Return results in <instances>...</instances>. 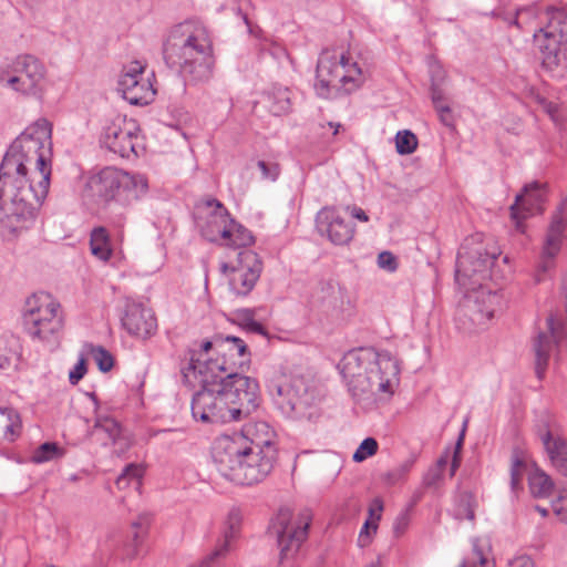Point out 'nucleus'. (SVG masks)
<instances>
[{
    "label": "nucleus",
    "instance_id": "f704fd0d",
    "mask_svg": "<svg viewBox=\"0 0 567 567\" xmlns=\"http://www.w3.org/2000/svg\"><path fill=\"white\" fill-rule=\"evenodd\" d=\"M143 475L144 467L140 464L131 463L124 467L122 473L116 478L115 484L118 489H124L132 483L136 484V486H140Z\"/></svg>",
    "mask_w": 567,
    "mask_h": 567
},
{
    "label": "nucleus",
    "instance_id": "79ce46f5",
    "mask_svg": "<svg viewBox=\"0 0 567 567\" xmlns=\"http://www.w3.org/2000/svg\"><path fill=\"white\" fill-rule=\"evenodd\" d=\"M86 348L93 355L99 369L102 372H109L113 368L114 360L107 350H105L103 347H95L93 344H86Z\"/></svg>",
    "mask_w": 567,
    "mask_h": 567
},
{
    "label": "nucleus",
    "instance_id": "6e6d98bb",
    "mask_svg": "<svg viewBox=\"0 0 567 567\" xmlns=\"http://www.w3.org/2000/svg\"><path fill=\"white\" fill-rule=\"evenodd\" d=\"M383 511V501L380 497H375L370 506H369V518L372 522H378L381 519V514Z\"/></svg>",
    "mask_w": 567,
    "mask_h": 567
},
{
    "label": "nucleus",
    "instance_id": "37998d69",
    "mask_svg": "<svg viewBox=\"0 0 567 567\" xmlns=\"http://www.w3.org/2000/svg\"><path fill=\"white\" fill-rule=\"evenodd\" d=\"M0 413L7 414L9 424L6 425L4 437L13 442L21 433L19 414L12 409H0Z\"/></svg>",
    "mask_w": 567,
    "mask_h": 567
},
{
    "label": "nucleus",
    "instance_id": "cd10ccee",
    "mask_svg": "<svg viewBox=\"0 0 567 567\" xmlns=\"http://www.w3.org/2000/svg\"><path fill=\"white\" fill-rule=\"evenodd\" d=\"M90 246L92 254L101 260H109L112 255L110 237L106 228L96 227L91 233Z\"/></svg>",
    "mask_w": 567,
    "mask_h": 567
},
{
    "label": "nucleus",
    "instance_id": "0eeeda50",
    "mask_svg": "<svg viewBox=\"0 0 567 567\" xmlns=\"http://www.w3.org/2000/svg\"><path fill=\"white\" fill-rule=\"evenodd\" d=\"M23 326L32 339L50 341L63 328L60 305L48 293H34L24 305Z\"/></svg>",
    "mask_w": 567,
    "mask_h": 567
},
{
    "label": "nucleus",
    "instance_id": "09e8293b",
    "mask_svg": "<svg viewBox=\"0 0 567 567\" xmlns=\"http://www.w3.org/2000/svg\"><path fill=\"white\" fill-rule=\"evenodd\" d=\"M378 529V524L370 519H367L363 527L360 530L358 537V545L360 547H367L371 543V533H375Z\"/></svg>",
    "mask_w": 567,
    "mask_h": 567
},
{
    "label": "nucleus",
    "instance_id": "69168bd1",
    "mask_svg": "<svg viewBox=\"0 0 567 567\" xmlns=\"http://www.w3.org/2000/svg\"><path fill=\"white\" fill-rule=\"evenodd\" d=\"M161 434H164V435H168V436H172V440L174 441H183L184 440V431L181 430V429H167V430H162L159 432Z\"/></svg>",
    "mask_w": 567,
    "mask_h": 567
},
{
    "label": "nucleus",
    "instance_id": "f3484780",
    "mask_svg": "<svg viewBox=\"0 0 567 567\" xmlns=\"http://www.w3.org/2000/svg\"><path fill=\"white\" fill-rule=\"evenodd\" d=\"M549 333L539 332L534 340L535 371L539 380L545 377L549 360L558 351V344L564 337L567 338L565 327H558L553 315L547 318Z\"/></svg>",
    "mask_w": 567,
    "mask_h": 567
},
{
    "label": "nucleus",
    "instance_id": "49530a36",
    "mask_svg": "<svg viewBox=\"0 0 567 567\" xmlns=\"http://www.w3.org/2000/svg\"><path fill=\"white\" fill-rule=\"evenodd\" d=\"M471 557H467L460 567H486L487 558L484 554L480 539H474Z\"/></svg>",
    "mask_w": 567,
    "mask_h": 567
},
{
    "label": "nucleus",
    "instance_id": "c85d7f7f",
    "mask_svg": "<svg viewBox=\"0 0 567 567\" xmlns=\"http://www.w3.org/2000/svg\"><path fill=\"white\" fill-rule=\"evenodd\" d=\"M234 322L248 332L267 336L266 328L255 320V311L251 309L236 310L234 312Z\"/></svg>",
    "mask_w": 567,
    "mask_h": 567
},
{
    "label": "nucleus",
    "instance_id": "0e129e2a",
    "mask_svg": "<svg viewBox=\"0 0 567 567\" xmlns=\"http://www.w3.org/2000/svg\"><path fill=\"white\" fill-rule=\"evenodd\" d=\"M434 80L435 82H440V85H442L445 80V71L440 65H435L431 69V84H433Z\"/></svg>",
    "mask_w": 567,
    "mask_h": 567
},
{
    "label": "nucleus",
    "instance_id": "8fccbe9b",
    "mask_svg": "<svg viewBox=\"0 0 567 567\" xmlns=\"http://www.w3.org/2000/svg\"><path fill=\"white\" fill-rule=\"evenodd\" d=\"M378 266L384 270L393 272L398 268L396 257L390 251H382L378 256Z\"/></svg>",
    "mask_w": 567,
    "mask_h": 567
},
{
    "label": "nucleus",
    "instance_id": "20e7f679",
    "mask_svg": "<svg viewBox=\"0 0 567 567\" xmlns=\"http://www.w3.org/2000/svg\"><path fill=\"white\" fill-rule=\"evenodd\" d=\"M87 189L104 202H116L128 206L140 200L148 190L144 175L130 174L115 167H104L89 177Z\"/></svg>",
    "mask_w": 567,
    "mask_h": 567
},
{
    "label": "nucleus",
    "instance_id": "e2e57ef3",
    "mask_svg": "<svg viewBox=\"0 0 567 567\" xmlns=\"http://www.w3.org/2000/svg\"><path fill=\"white\" fill-rule=\"evenodd\" d=\"M404 477L403 475L395 468L389 471L385 475H384V481L389 484V485H395L396 483H399L400 481H402Z\"/></svg>",
    "mask_w": 567,
    "mask_h": 567
},
{
    "label": "nucleus",
    "instance_id": "a19ab883",
    "mask_svg": "<svg viewBox=\"0 0 567 567\" xmlns=\"http://www.w3.org/2000/svg\"><path fill=\"white\" fill-rule=\"evenodd\" d=\"M525 468H526L525 462L518 456L517 453H514L512 456V463H511V468H509L511 488L514 493H516L519 488H522V481H523Z\"/></svg>",
    "mask_w": 567,
    "mask_h": 567
},
{
    "label": "nucleus",
    "instance_id": "4c0bfd02",
    "mask_svg": "<svg viewBox=\"0 0 567 567\" xmlns=\"http://www.w3.org/2000/svg\"><path fill=\"white\" fill-rule=\"evenodd\" d=\"M61 455V449L56 443L45 442L33 452L31 461L35 464H41L58 458Z\"/></svg>",
    "mask_w": 567,
    "mask_h": 567
},
{
    "label": "nucleus",
    "instance_id": "3c124183",
    "mask_svg": "<svg viewBox=\"0 0 567 567\" xmlns=\"http://www.w3.org/2000/svg\"><path fill=\"white\" fill-rule=\"evenodd\" d=\"M257 165L261 171L262 177L266 179L276 181L280 174V167L277 163L259 161Z\"/></svg>",
    "mask_w": 567,
    "mask_h": 567
},
{
    "label": "nucleus",
    "instance_id": "412c9836",
    "mask_svg": "<svg viewBox=\"0 0 567 567\" xmlns=\"http://www.w3.org/2000/svg\"><path fill=\"white\" fill-rule=\"evenodd\" d=\"M566 226L567 212L565 204L561 203L551 216L544 243L542 261L538 266V271L546 272L551 268L554 258L560 250Z\"/></svg>",
    "mask_w": 567,
    "mask_h": 567
},
{
    "label": "nucleus",
    "instance_id": "bf43d9fd",
    "mask_svg": "<svg viewBox=\"0 0 567 567\" xmlns=\"http://www.w3.org/2000/svg\"><path fill=\"white\" fill-rule=\"evenodd\" d=\"M565 505H567V493L566 495H560L558 499L553 503V508L557 516H560L564 522H567V509Z\"/></svg>",
    "mask_w": 567,
    "mask_h": 567
},
{
    "label": "nucleus",
    "instance_id": "aec40b11",
    "mask_svg": "<svg viewBox=\"0 0 567 567\" xmlns=\"http://www.w3.org/2000/svg\"><path fill=\"white\" fill-rule=\"evenodd\" d=\"M343 63L341 55L329 51L323 52L317 64V81L315 89L320 97L328 99L332 90L339 89L344 81L346 74L342 73Z\"/></svg>",
    "mask_w": 567,
    "mask_h": 567
},
{
    "label": "nucleus",
    "instance_id": "c9c22d12",
    "mask_svg": "<svg viewBox=\"0 0 567 567\" xmlns=\"http://www.w3.org/2000/svg\"><path fill=\"white\" fill-rule=\"evenodd\" d=\"M94 430L105 433L113 444H116L123 439L122 427L113 417H99L95 422Z\"/></svg>",
    "mask_w": 567,
    "mask_h": 567
},
{
    "label": "nucleus",
    "instance_id": "bb28decb",
    "mask_svg": "<svg viewBox=\"0 0 567 567\" xmlns=\"http://www.w3.org/2000/svg\"><path fill=\"white\" fill-rule=\"evenodd\" d=\"M528 485L532 495L537 498L549 497L555 487L553 478L539 467H535L529 473Z\"/></svg>",
    "mask_w": 567,
    "mask_h": 567
},
{
    "label": "nucleus",
    "instance_id": "603ef678",
    "mask_svg": "<svg viewBox=\"0 0 567 567\" xmlns=\"http://www.w3.org/2000/svg\"><path fill=\"white\" fill-rule=\"evenodd\" d=\"M86 373V363L83 357L80 358L79 362L69 373V381L71 384H76Z\"/></svg>",
    "mask_w": 567,
    "mask_h": 567
},
{
    "label": "nucleus",
    "instance_id": "2f4dec72",
    "mask_svg": "<svg viewBox=\"0 0 567 567\" xmlns=\"http://www.w3.org/2000/svg\"><path fill=\"white\" fill-rule=\"evenodd\" d=\"M18 355V340L13 337L0 338V370L9 369Z\"/></svg>",
    "mask_w": 567,
    "mask_h": 567
},
{
    "label": "nucleus",
    "instance_id": "a18cd8bd",
    "mask_svg": "<svg viewBox=\"0 0 567 567\" xmlns=\"http://www.w3.org/2000/svg\"><path fill=\"white\" fill-rule=\"evenodd\" d=\"M528 16V18L535 17V9L530 7H524L517 9L514 13H503L499 17L505 21L508 25H514L518 30L524 31V21L523 17Z\"/></svg>",
    "mask_w": 567,
    "mask_h": 567
},
{
    "label": "nucleus",
    "instance_id": "de8ad7c7",
    "mask_svg": "<svg viewBox=\"0 0 567 567\" xmlns=\"http://www.w3.org/2000/svg\"><path fill=\"white\" fill-rule=\"evenodd\" d=\"M378 442L373 437H367L364 439L357 451L353 453V461L354 462H363L368 457L374 455L378 452Z\"/></svg>",
    "mask_w": 567,
    "mask_h": 567
},
{
    "label": "nucleus",
    "instance_id": "5701e85b",
    "mask_svg": "<svg viewBox=\"0 0 567 567\" xmlns=\"http://www.w3.org/2000/svg\"><path fill=\"white\" fill-rule=\"evenodd\" d=\"M317 228L321 234H327L328 238L336 245L348 244L353 235L354 227L347 221L337 209L324 207L317 214Z\"/></svg>",
    "mask_w": 567,
    "mask_h": 567
},
{
    "label": "nucleus",
    "instance_id": "ea45409f",
    "mask_svg": "<svg viewBox=\"0 0 567 567\" xmlns=\"http://www.w3.org/2000/svg\"><path fill=\"white\" fill-rule=\"evenodd\" d=\"M341 62L343 63L342 73L349 76L344 78L342 85L347 83H353L359 86L363 83L362 70L357 62H350V58L341 54Z\"/></svg>",
    "mask_w": 567,
    "mask_h": 567
},
{
    "label": "nucleus",
    "instance_id": "680f3d73",
    "mask_svg": "<svg viewBox=\"0 0 567 567\" xmlns=\"http://www.w3.org/2000/svg\"><path fill=\"white\" fill-rule=\"evenodd\" d=\"M435 110L439 113L441 122L446 126H451L453 123V116L450 106L444 104L435 107Z\"/></svg>",
    "mask_w": 567,
    "mask_h": 567
},
{
    "label": "nucleus",
    "instance_id": "39448f33",
    "mask_svg": "<svg viewBox=\"0 0 567 567\" xmlns=\"http://www.w3.org/2000/svg\"><path fill=\"white\" fill-rule=\"evenodd\" d=\"M197 208L205 214L202 234L208 241L234 248L249 247L255 243L251 231L237 223L218 199L205 198Z\"/></svg>",
    "mask_w": 567,
    "mask_h": 567
},
{
    "label": "nucleus",
    "instance_id": "dca6fc26",
    "mask_svg": "<svg viewBox=\"0 0 567 567\" xmlns=\"http://www.w3.org/2000/svg\"><path fill=\"white\" fill-rule=\"evenodd\" d=\"M499 252L496 249L483 252L481 247L470 248L468 244H463L457 252L455 278L465 285V279L484 274L494 264Z\"/></svg>",
    "mask_w": 567,
    "mask_h": 567
},
{
    "label": "nucleus",
    "instance_id": "e433bc0d",
    "mask_svg": "<svg viewBox=\"0 0 567 567\" xmlns=\"http://www.w3.org/2000/svg\"><path fill=\"white\" fill-rule=\"evenodd\" d=\"M395 147L400 155L412 154L417 147V137L409 130L399 131L395 136Z\"/></svg>",
    "mask_w": 567,
    "mask_h": 567
},
{
    "label": "nucleus",
    "instance_id": "052dcab7",
    "mask_svg": "<svg viewBox=\"0 0 567 567\" xmlns=\"http://www.w3.org/2000/svg\"><path fill=\"white\" fill-rule=\"evenodd\" d=\"M507 567H535V563L528 555H518L508 561Z\"/></svg>",
    "mask_w": 567,
    "mask_h": 567
},
{
    "label": "nucleus",
    "instance_id": "ddd939ff",
    "mask_svg": "<svg viewBox=\"0 0 567 567\" xmlns=\"http://www.w3.org/2000/svg\"><path fill=\"white\" fill-rule=\"evenodd\" d=\"M220 271L227 277L229 290L239 297L248 296L255 288L262 271V261L257 252L241 248L235 260L220 264Z\"/></svg>",
    "mask_w": 567,
    "mask_h": 567
},
{
    "label": "nucleus",
    "instance_id": "a211bd4d",
    "mask_svg": "<svg viewBox=\"0 0 567 567\" xmlns=\"http://www.w3.org/2000/svg\"><path fill=\"white\" fill-rule=\"evenodd\" d=\"M122 327L132 337L146 340L157 331V319L152 309L127 300L121 317Z\"/></svg>",
    "mask_w": 567,
    "mask_h": 567
},
{
    "label": "nucleus",
    "instance_id": "72a5a7b5",
    "mask_svg": "<svg viewBox=\"0 0 567 567\" xmlns=\"http://www.w3.org/2000/svg\"><path fill=\"white\" fill-rule=\"evenodd\" d=\"M143 475L144 467L140 464L131 463L124 467L122 473L116 478L115 484L118 489H124L132 483L136 484V486H140Z\"/></svg>",
    "mask_w": 567,
    "mask_h": 567
},
{
    "label": "nucleus",
    "instance_id": "423d86ee",
    "mask_svg": "<svg viewBox=\"0 0 567 567\" xmlns=\"http://www.w3.org/2000/svg\"><path fill=\"white\" fill-rule=\"evenodd\" d=\"M250 351L246 342L237 337H216V358L205 361L192 357L187 367L182 369L185 378L196 373L230 374L239 373L238 370L248 368L250 363Z\"/></svg>",
    "mask_w": 567,
    "mask_h": 567
},
{
    "label": "nucleus",
    "instance_id": "2eb2a0df",
    "mask_svg": "<svg viewBox=\"0 0 567 567\" xmlns=\"http://www.w3.org/2000/svg\"><path fill=\"white\" fill-rule=\"evenodd\" d=\"M137 126L133 120L117 116L114 121L105 126L101 142L111 152L121 157L137 156Z\"/></svg>",
    "mask_w": 567,
    "mask_h": 567
},
{
    "label": "nucleus",
    "instance_id": "f8f14e48",
    "mask_svg": "<svg viewBox=\"0 0 567 567\" xmlns=\"http://www.w3.org/2000/svg\"><path fill=\"white\" fill-rule=\"evenodd\" d=\"M311 515L308 509L302 511L297 519H292L289 508H281L271 520L270 533L277 536L280 549L279 563L291 559L307 539Z\"/></svg>",
    "mask_w": 567,
    "mask_h": 567
},
{
    "label": "nucleus",
    "instance_id": "c756f323",
    "mask_svg": "<svg viewBox=\"0 0 567 567\" xmlns=\"http://www.w3.org/2000/svg\"><path fill=\"white\" fill-rule=\"evenodd\" d=\"M268 107L274 115H282L291 107L290 92L288 89H277L268 95Z\"/></svg>",
    "mask_w": 567,
    "mask_h": 567
},
{
    "label": "nucleus",
    "instance_id": "a878e982",
    "mask_svg": "<svg viewBox=\"0 0 567 567\" xmlns=\"http://www.w3.org/2000/svg\"><path fill=\"white\" fill-rule=\"evenodd\" d=\"M153 79H155L153 72L150 76L141 78L132 82L128 79L125 83H117V90L130 104L147 105L154 100L156 94Z\"/></svg>",
    "mask_w": 567,
    "mask_h": 567
},
{
    "label": "nucleus",
    "instance_id": "c03bdc74",
    "mask_svg": "<svg viewBox=\"0 0 567 567\" xmlns=\"http://www.w3.org/2000/svg\"><path fill=\"white\" fill-rule=\"evenodd\" d=\"M145 70L146 63L140 60L131 61L123 66L118 83H125L128 79L132 82L134 80L145 78Z\"/></svg>",
    "mask_w": 567,
    "mask_h": 567
},
{
    "label": "nucleus",
    "instance_id": "4be33fe9",
    "mask_svg": "<svg viewBox=\"0 0 567 567\" xmlns=\"http://www.w3.org/2000/svg\"><path fill=\"white\" fill-rule=\"evenodd\" d=\"M230 441L241 443L250 450H277L275 445L276 432L265 421H254L245 424L239 433L221 435Z\"/></svg>",
    "mask_w": 567,
    "mask_h": 567
},
{
    "label": "nucleus",
    "instance_id": "5fc2aeb1",
    "mask_svg": "<svg viewBox=\"0 0 567 567\" xmlns=\"http://www.w3.org/2000/svg\"><path fill=\"white\" fill-rule=\"evenodd\" d=\"M443 480V472L440 468H430L424 475L423 483L426 487H434Z\"/></svg>",
    "mask_w": 567,
    "mask_h": 567
},
{
    "label": "nucleus",
    "instance_id": "864d4df0",
    "mask_svg": "<svg viewBox=\"0 0 567 567\" xmlns=\"http://www.w3.org/2000/svg\"><path fill=\"white\" fill-rule=\"evenodd\" d=\"M410 523V509L401 512L394 520L393 530L396 535H401L405 532Z\"/></svg>",
    "mask_w": 567,
    "mask_h": 567
},
{
    "label": "nucleus",
    "instance_id": "774afa93",
    "mask_svg": "<svg viewBox=\"0 0 567 567\" xmlns=\"http://www.w3.org/2000/svg\"><path fill=\"white\" fill-rule=\"evenodd\" d=\"M460 465H461V455L458 454L457 451H454L452 463H451V473H450L451 476H454V474L457 471V468L460 467Z\"/></svg>",
    "mask_w": 567,
    "mask_h": 567
},
{
    "label": "nucleus",
    "instance_id": "9d476101",
    "mask_svg": "<svg viewBox=\"0 0 567 567\" xmlns=\"http://www.w3.org/2000/svg\"><path fill=\"white\" fill-rule=\"evenodd\" d=\"M235 421L248 417L260 404L256 379L241 373L216 374Z\"/></svg>",
    "mask_w": 567,
    "mask_h": 567
},
{
    "label": "nucleus",
    "instance_id": "b1692460",
    "mask_svg": "<svg viewBox=\"0 0 567 567\" xmlns=\"http://www.w3.org/2000/svg\"><path fill=\"white\" fill-rule=\"evenodd\" d=\"M538 436L551 466L563 476H567V440L555 435L547 424L538 431Z\"/></svg>",
    "mask_w": 567,
    "mask_h": 567
},
{
    "label": "nucleus",
    "instance_id": "7ed1b4c3",
    "mask_svg": "<svg viewBox=\"0 0 567 567\" xmlns=\"http://www.w3.org/2000/svg\"><path fill=\"white\" fill-rule=\"evenodd\" d=\"M212 454L219 474L238 485L264 481L271 473L277 458V450H250L228 437H217Z\"/></svg>",
    "mask_w": 567,
    "mask_h": 567
},
{
    "label": "nucleus",
    "instance_id": "f257e3e1",
    "mask_svg": "<svg viewBox=\"0 0 567 567\" xmlns=\"http://www.w3.org/2000/svg\"><path fill=\"white\" fill-rule=\"evenodd\" d=\"M340 365L349 392L357 401H378L393 394L400 369L389 352L354 349L343 355Z\"/></svg>",
    "mask_w": 567,
    "mask_h": 567
},
{
    "label": "nucleus",
    "instance_id": "6ab92c4d",
    "mask_svg": "<svg viewBox=\"0 0 567 567\" xmlns=\"http://www.w3.org/2000/svg\"><path fill=\"white\" fill-rule=\"evenodd\" d=\"M545 197L544 185L538 182L525 185L523 192L516 195L515 202L511 206V217L515 223L516 230L524 233L523 220L543 213Z\"/></svg>",
    "mask_w": 567,
    "mask_h": 567
},
{
    "label": "nucleus",
    "instance_id": "1a4fd4ad",
    "mask_svg": "<svg viewBox=\"0 0 567 567\" xmlns=\"http://www.w3.org/2000/svg\"><path fill=\"white\" fill-rule=\"evenodd\" d=\"M202 389L194 393L192 414L203 423H228L235 421L216 374L197 373Z\"/></svg>",
    "mask_w": 567,
    "mask_h": 567
},
{
    "label": "nucleus",
    "instance_id": "13d9d810",
    "mask_svg": "<svg viewBox=\"0 0 567 567\" xmlns=\"http://www.w3.org/2000/svg\"><path fill=\"white\" fill-rule=\"evenodd\" d=\"M431 97H432L434 107L444 105L443 104L444 92H443L442 85H440V82L434 81L433 84H431Z\"/></svg>",
    "mask_w": 567,
    "mask_h": 567
},
{
    "label": "nucleus",
    "instance_id": "f03ea898",
    "mask_svg": "<svg viewBox=\"0 0 567 567\" xmlns=\"http://www.w3.org/2000/svg\"><path fill=\"white\" fill-rule=\"evenodd\" d=\"M163 58L171 69H178L185 80L206 82L215 64L213 43L205 25L184 21L174 25L163 44Z\"/></svg>",
    "mask_w": 567,
    "mask_h": 567
},
{
    "label": "nucleus",
    "instance_id": "7c9ffc66",
    "mask_svg": "<svg viewBox=\"0 0 567 567\" xmlns=\"http://www.w3.org/2000/svg\"><path fill=\"white\" fill-rule=\"evenodd\" d=\"M152 517L150 514L144 513L138 516L136 520L132 523V527L135 529L133 545L127 549L126 556L130 559H134L138 555V545L142 543L143 537L151 524Z\"/></svg>",
    "mask_w": 567,
    "mask_h": 567
},
{
    "label": "nucleus",
    "instance_id": "4d7b16f0",
    "mask_svg": "<svg viewBox=\"0 0 567 567\" xmlns=\"http://www.w3.org/2000/svg\"><path fill=\"white\" fill-rule=\"evenodd\" d=\"M210 350H214L216 352V338H214L213 341L206 340L200 344V351H190L189 360L193 355H195L196 359H200L202 361L207 360L208 358H204Z\"/></svg>",
    "mask_w": 567,
    "mask_h": 567
},
{
    "label": "nucleus",
    "instance_id": "4468645a",
    "mask_svg": "<svg viewBox=\"0 0 567 567\" xmlns=\"http://www.w3.org/2000/svg\"><path fill=\"white\" fill-rule=\"evenodd\" d=\"M13 75L7 85L24 96L41 97L45 86V66L31 54L18 55L12 63Z\"/></svg>",
    "mask_w": 567,
    "mask_h": 567
},
{
    "label": "nucleus",
    "instance_id": "473e14b6",
    "mask_svg": "<svg viewBox=\"0 0 567 567\" xmlns=\"http://www.w3.org/2000/svg\"><path fill=\"white\" fill-rule=\"evenodd\" d=\"M143 475L144 467L140 464L131 463L124 467L122 473L116 478L115 484L118 489H124L132 483L136 484V486H140Z\"/></svg>",
    "mask_w": 567,
    "mask_h": 567
},
{
    "label": "nucleus",
    "instance_id": "6e6552de",
    "mask_svg": "<svg viewBox=\"0 0 567 567\" xmlns=\"http://www.w3.org/2000/svg\"><path fill=\"white\" fill-rule=\"evenodd\" d=\"M274 403L281 413L291 419H311L308 412L315 403V394L307 380L302 377H292L285 382L271 381L268 385Z\"/></svg>",
    "mask_w": 567,
    "mask_h": 567
},
{
    "label": "nucleus",
    "instance_id": "58836bf2",
    "mask_svg": "<svg viewBox=\"0 0 567 567\" xmlns=\"http://www.w3.org/2000/svg\"><path fill=\"white\" fill-rule=\"evenodd\" d=\"M455 518L458 520L475 519L474 513V497L470 493H462L457 498V505L455 508Z\"/></svg>",
    "mask_w": 567,
    "mask_h": 567
},
{
    "label": "nucleus",
    "instance_id": "9b49d317",
    "mask_svg": "<svg viewBox=\"0 0 567 567\" xmlns=\"http://www.w3.org/2000/svg\"><path fill=\"white\" fill-rule=\"evenodd\" d=\"M548 22L534 32V42L542 53V65L554 71L565 59L561 45L567 43V13L560 9L547 12Z\"/></svg>",
    "mask_w": 567,
    "mask_h": 567
},
{
    "label": "nucleus",
    "instance_id": "393cba45",
    "mask_svg": "<svg viewBox=\"0 0 567 567\" xmlns=\"http://www.w3.org/2000/svg\"><path fill=\"white\" fill-rule=\"evenodd\" d=\"M499 301L497 292L480 290L475 293V299L465 306V315H468L474 324H485L493 318Z\"/></svg>",
    "mask_w": 567,
    "mask_h": 567
},
{
    "label": "nucleus",
    "instance_id": "338daca9",
    "mask_svg": "<svg viewBox=\"0 0 567 567\" xmlns=\"http://www.w3.org/2000/svg\"><path fill=\"white\" fill-rule=\"evenodd\" d=\"M348 209H350V213H351L352 217H354V218H357V219H359L361 221H364V223L369 220L368 215L360 207L353 206L351 208L348 207Z\"/></svg>",
    "mask_w": 567,
    "mask_h": 567
}]
</instances>
